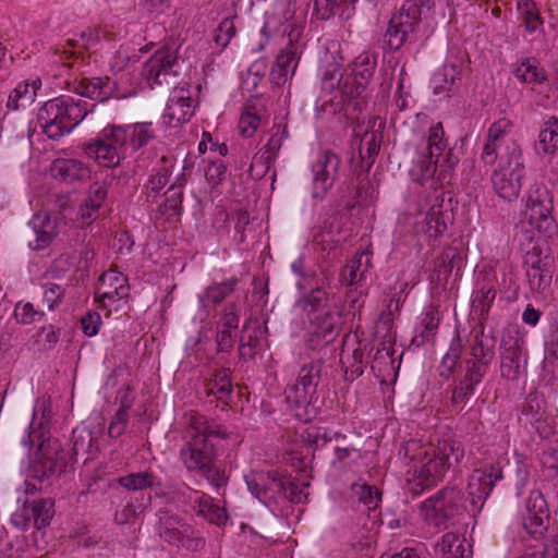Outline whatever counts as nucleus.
<instances>
[{"mask_svg":"<svg viewBox=\"0 0 558 558\" xmlns=\"http://www.w3.org/2000/svg\"><path fill=\"white\" fill-rule=\"evenodd\" d=\"M399 457L405 463L413 464L407 489L413 496H418L442 480L453 463L463 459L464 448L457 440L444 439L429 452L421 441L410 439L400 446Z\"/></svg>","mask_w":558,"mask_h":558,"instance_id":"1","label":"nucleus"},{"mask_svg":"<svg viewBox=\"0 0 558 558\" xmlns=\"http://www.w3.org/2000/svg\"><path fill=\"white\" fill-rule=\"evenodd\" d=\"M98 452V440L87 427H77L72 432V448L66 450L57 438L44 439L29 466L31 475L40 483L59 477L72 470L80 458L84 462L94 459Z\"/></svg>","mask_w":558,"mask_h":558,"instance_id":"2","label":"nucleus"},{"mask_svg":"<svg viewBox=\"0 0 558 558\" xmlns=\"http://www.w3.org/2000/svg\"><path fill=\"white\" fill-rule=\"evenodd\" d=\"M156 136L151 122L107 125L99 134L83 144L84 154L101 167L116 168L133 156Z\"/></svg>","mask_w":558,"mask_h":558,"instance_id":"3","label":"nucleus"},{"mask_svg":"<svg viewBox=\"0 0 558 558\" xmlns=\"http://www.w3.org/2000/svg\"><path fill=\"white\" fill-rule=\"evenodd\" d=\"M459 159L451 149L447 148L445 131L440 122L430 126L427 143L416 163L411 170L415 181L423 184L436 175L437 182L446 183L450 178V171Z\"/></svg>","mask_w":558,"mask_h":558,"instance_id":"4","label":"nucleus"},{"mask_svg":"<svg viewBox=\"0 0 558 558\" xmlns=\"http://www.w3.org/2000/svg\"><path fill=\"white\" fill-rule=\"evenodd\" d=\"M496 338L485 333L484 326L474 336L470 350L471 359L465 360V374L452 390L451 402L456 405L465 403L481 384L495 357Z\"/></svg>","mask_w":558,"mask_h":558,"instance_id":"5","label":"nucleus"},{"mask_svg":"<svg viewBox=\"0 0 558 558\" xmlns=\"http://www.w3.org/2000/svg\"><path fill=\"white\" fill-rule=\"evenodd\" d=\"M90 110L81 98L60 96L45 102L38 111L37 120L49 138L59 140L83 121Z\"/></svg>","mask_w":558,"mask_h":558,"instance_id":"6","label":"nucleus"},{"mask_svg":"<svg viewBox=\"0 0 558 558\" xmlns=\"http://www.w3.org/2000/svg\"><path fill=\"white\" fill-rule=\"evenodd\" d=\"M311 437V434H307V437H305L303 432L300 438L294 440L286 450L282 459L294 470L302 471L307 468L308 456L313 453V445H315V449L325 447L327 450H332L338 461H342L350 456L351 448L347 444V437L340 433L316 435L313 441Z\"/></svg>","mask_w":558,"mask_h":558,"instance_id":"7","label":"nucleus"},{"mask_svg":"<svg viewBox=\"0 0 558 558\" xmlns=\"http://www.w3.org/2000/svg\"><path fill=\"white\" fill-rule=\"evenodd\" d=\"M524 177V162L522 151L514 142L506 147V153L500 156L498 169L492 175L494 190L500 198L512 202L520 194Z\"/></svg>","mask_w":558,"mask_h":558,"instance_id":"8","label":"nucleus"},{"mask_svg":"<svg viewBox=\"0 0 558 558\" xmlns=\"http://www.w3.org/2000/svg\"><path fill=\"white\" fill-rule=\"evenodd\" d=\"M462 500L463 494L461 489L448 486L423 501L421 510L429 524L447 529L463 513L464 506Z\"/></svg>","mask_w":558,"mask_h":558,"instance_id":"9","label":"nucleus"},{"mask_svg":"<svg viewBox=\"0 0 558 558\" xmlns=\"http://www.w3.org/2000/svg\"><path fill=\"white\" fill-rule=\"evenodd\" d=\"M320 371L322 363L319 361H313L302 366L296 383L288 386L284 391L287 408L290 410L292 417L300 422L310 420L307 414L308 397L316 390Z\"/></svg>","mask_w":558,"mask_h":558,"instance_id":"10","label":"nucleus"},{"mask_svg":"<svg viewBox=\"0 0 558 558\" xmlns=\"http://www.w3.org/2000/svg\"><path fill=\"white\" fill-rule=\"evenodd\" d=\"M179 46L174 41L158 49L143 65L142 76L150 87L173 85L180 74Z\"/></svg>","mask_w":558,"mask_h":558,"instance_id":"11","label":"nucleus"},{"mask_svg":"<svg viewBox=\"0 0 558 558\" xmlns=\"http://www.w3.org/2000/svg\"><path fill=\"white\" fill-rule=\"evenodd\" d=\"M341 159L329 150H320L312 165L313 197L323 199L340 174Z\"/></svg>","mask_w":558,"mask_h":558,"instance_id":"12","label":"nucleus"},{"mask_svg":"<svg viewBox=\"0 0 558 558\" xmlns=\"http://www.w3.org/2000/svg\"><path fill=\"white\" fill-rule=\"evenodd\" d=\"M502 478V470L499 463H492L483 469H476L469 476L468 496L473 514L480 512L489 496L495 483Z\"/></svg>","mask_w":558,"mask_h":558,"instance_id":"13","label":"nucleus"},{"mask_svg":"<svg viewBox=\"0 0 558 558\" xmlns=\"http://www.w3.org/2000/svg\"><path fill=\"white\" fill-rule=\"evenodd\" d=\"M553 201L545 186L536 185L529 193L526 201V214L530 225L539 232L548 233L554 230L551 217Z\"/></svg>","mask_w":558,"mask_h":558,"instance_id":"14","label":"nucleus"},{"mask_svg":"<svg viewBox=\"0 0 558 558\" xmlns=\"http://www.w3.org/2000/svg\"><path fill=\"white\" fill-rule=\"evenodd\" d=\"M527 356L523 342L508 336L500 343V374L508 380H517L526 372Z\"/></svg>","mask_w":558,"mask_h":558,"instance_id":"15","label":"nucleus"},{"mask_svg":"<svg viewBox=\"0 0 558 558\" xmlns=\"http://www.w3.org/2000/svg\"><path fill=\"white\" fill-rule=\"evenodd\" d=\"M522 524L533 537L544 534L549 524V510L547 502L539 490H532L525 504V512L522 514Z\"/></svg>","mask_w":558,"mask_h":558,"instance_id":"16","label":"nucleus"},{"mask_svg":"<svg viewBox=\"0 0 558 558\" xmlns=\"http://www.w3.org/2000/svg\"><path fill=\"white\" fill-rule=\"evenodd\" d=\"M126 277L116 270L105 271L95 289V299L102 307H109L112 303L129 296Z\"/></svg>","mask_w":558,"mask_h":558,"instance_id":"17","label":"nucleus"},{"mask_svg":"<svg viewBox=\"0 0 558 558\" xmlns=\"http://www.w3.org/2000/svg\"><path fill=\"white\" fill-rule=\"evenodd\" d=\"M180 459L189 471H199L216 459V449L211 441L202 435H191V439L181 448Z\"/></svg>","mask_w":558,"mask_h":558,"instance_id":"18","label":"nucleus"},{"mask_svg":"<svg viewBox=\"0 0 558 558\" xmlns=\"http://www.w3.org/2000/svg\"><path fill=\"white\" fill-rule=\"evenodd\" d=\"M193 113L194 106L190 89L184 86L174 87L162 114L163 122L170 128H175L187 122Z\"/></svg>","mask_w":558,"mask_h":558,"instance_id":"19","label":"nucleus"},{"mask_svg":"<svg viewBox=\"0 0 558 558\" xmlns=\"http://www.w3.org/2000/svg\"><path fill=\"white\" fill-rule=\"evenodd\" d=\"M278 474L277 470H272L267 473L259 472L252 476H246V484L251 493L270 508L271 511H275L278 506Z\"/></svg>","mask_w":558,"mask_h":558,"instance_id":"20","label":"nucleus"},{"mask_svg":"<svg viewBox=\"0 0 558 558\" xmlns=\"http://www.w3.org/2000/svg\"><path fill=\"white\" fill-rule=\"evenodd\" d=\"M436 550L442 558H471L470 545L465 538H461L454 533L445 534L436 545ZM390 558H421L412 548H404Z\"/></svg>","mask_w":558,"mask_h":558,"instance_id":"21","label":"nucleus"},{"mask_svg":"<svg viewBox=\"0 0 558 558\" xmlns=\"http://www.w3.org/2000/svg\"><path fill=\"white\" fill-rule=\"evenodd\" d=\"M28 227V246L34 251L47 247L57 235L56 221L48 215H35Z\"/></svg>","mask_w":558,"mask_h":558,"instance_id":"22","label":"nucleus"},{"mask_svg":"<svg viewBox=\"0 0 558 558\" xmlns=\"http://www.w3.org/2000/svg\"><path fill=\"white\" fill-rule=\"evenodd\" d=\"M413 29L414 25L411 24V21L395 14L383 34L380 40L381 48L386 51L399 50L404 45L409 33Z\"/></svg>","mask_w":558,"mask_h":558,"instance_id":"23","label":"nucleus"},{"mask_svg":"<svg viewBox=\"0 0 558 558\" xmlns=\"http://www.w3.org/2000/svg\"><path fill=\"white\" fill-rule=\"evenodd\" d=\"M116 83L109 77L84 78L76 86L75 92L81 97L96 101H106L113 97Z\"/></svg>","mask_w":558,"mask_h":558,"instance_id":"24","label":"nucleus"},{"mask_svg":"<svg viewBox=\"0 0 558 558\" xmlns=\"http://www.w3.org/2000/svg\"><path fill=\"white\" fill-rule=\"evenodd\" d=\"M51 172L56 179L69 183L83 181L90 174L89 168L76 159H57L52 163Z\"/></svg>","mask_w":558,"mask_h":558,"instance_id":"25","label":"nucleus"},{"mask_svg":"<svg viewBox=\"0 0 558 558\" xmlns=\"http://www.w3.org/2000/svg\"><path fill=\"white\" fill-rule=\"evenodd\" d=\"M384 128V123L380 122L378 130H366L359 142V156L361 159V167L368 171L378 155L380 149L381 133L380 129Z\"/></svg>","mask_w":558,"mask_h":558,"instance_id":"26","label":"nucleus"},{"mask_svg":"<svg viewBox=\"0 0 558 558\" xmlns=\"http://www.w3.org/2000/svg\"><path fill=\"white\" fill-rule=\"evenodd\" d=\"M448 206L445 208L444 199L440 203L433 204L429 208L425 221V232L429 238H438L447 230L448 225L452 221V215Z\"/></svg>","mask_w":558,"mask_h":558,"instance_id":"27","label":"nucleus"},{"mask_svg":"<svg viewBox=\"0 0 558 558\" xmlns=\"http://www.w3.org/2000/svg\"><path fill=\"white\" fill-rule=\"evenodd\" d=\"M265 331H267V326L263 330L257 323L244 325L239 344V355L241 359L250 360L255 356L264 339Z\"/></svg>","mask_w":558,"mask_h":558,"instance_id":"28","label":"nucleus"},{"mask_svg":"<svg viewBox=\"0 0 558 558\" xmlns=\"http://www.w3.org/2000/svg\"><path fill=\"white\" fill-rule=\"evenodd\" d=\"M194 511L198 517L204 518L209 523L221 526L228 521V514L225 507L214 502V498L203 494L194 499Z\"/></svg>","mask_w":558,"mask_h":558,"instance_id":"29","label":"nucleus"},{"mask_svg":"<svg viewBox=\"0 0 558 558\" xmlns=\"http://www.w3.org/2000/svg\"><path fill=\"white\" fill-rule=\"evenodd\" d=\"M174 161L172 158L162 156L150 170L145 189L157 195L169 182L172 174Z\"/></svg>","mask_w":558,"mask_h":558,"instance_id":"30","label":"nucleus"},{"mask_svg":"<svg viewBox=\"0 0 558 558\" xmlns=\"http://www.w3.org/2000/svg\"><path fill=\"white\" fill-rule=\"evenodd\" d=\"M238 284L236 278H230L220 283H214L205 289V291L198 295L199 306L203 310H207L209 305H217L229 296Z\"/></svg>","mask_w":558,"mask_h":558,"instance_id":"31","label":"nucleus"},{"mask_svg":"<svg viewBox=\"0 0 558 558\" xmlns=\"http://www.w3.org/2000/svg\"><path fill=\"white\" fill-rule=\"evenodd\" d=\"M463 253L460 248L448 246L442 250L440 255L435 259V272L438 280L447 279L453 269L459 270L463 264Z\"/></svg>","mask_w":558,"mask_h":558,"instance_id":"32","label":"nucleus"},{"mask_svg":"<svg viewBox=\"0 0 558 558\" xmlns=\"http://www.w3.org/2000/svg\"><path fill=\"white\" fill-rule=\"evenodd\" d=\"M40 81L35 80L32 83H20L9 95L7 106L10 109L17 110L34 102L37 89L40 87Z\"/></svg>","mask_w":558,"mask_h":558,"instance_id":"33","label":"nucleus"},{"mask_svg":"<svg viewBox=\"0 0 558 558\" xmlns=\"http://www.w3.org/2000/svg\"><path fill=\"white\" fill-rule=\"evenodd\" d=\"M301 36V28L300 27H291L288 38H289V46L286 48L284 51H281V77L287 76L289 69L291 68V76L294 74L296 68H298V61H299V46H298V39Z\"/></svg>","mask_w":558,"mask_h":558,"instance_id":"34","label":"nucleus"},{"mask_svg":"<svg viewBox=\"0 0 558 558\" xmlns=\"http://www.w3.org/2000/svg\"><path fill=\"white\" fill-rule=\"evenodd\" d=\"M120 486L129 492H142L155 485H159L157 476L153 472L142 471L130 473L118 478Z\"/></svg>","mask_w":558,"mask_h":558,"instance_id":"35","label":"nucleus"},{"mask_svg":"<svg viewBox=\"0 0 558 558\" xmlns=\"http://www.w3.org/2000/svg\"><path fill=\"white\" fill-rule=\"evenodd\" d=\"M523 418L532 424L536 425V429H539V423L542 422L545 414V399L537 392H531L527 395L521 410Z\"/></svg>","mask_w":558,"mask_h":558,"instance_id":"36","label":"nucleus"},{"mask_svg":"<svg viewBox=\"0 0 558 558\" xmlns=\"http://www.w3.org/2000/svg\"><path fill=\"white\" fill-rule=\"evenodd\" d=\"M371 369L380 383H386L393 374L395 360L392 359V353L388 348L383 347L377 349L371 364Z\"/></svg>","mask_w":558,"mask_h":558,"instance_id":"37","label":"nucleus"},{"mask_svg":"<svg viewBox=\"0 0 558 558\" xmlns=\"http://www.w3.org/2000/svg\"><path fill=\"white\" fill-rule=\"evenodd\" d=\"M184 179L177 178V180L170 184L166 194L165 202L160 205V211L162 215L177 216L180 215L183 201L182 186Z\"/></svg>","mask_w":558,"mask_h":558,"instance_id":"38","label":"nucleus"},{"mask_svg":"<svg viewBox=\"0 0 558 558\" xmlns=\"http://www.w3.org/2000/svg\"><path fill=\"white\" fill-rule=\"evenodd\" d=\"M290 262L291 270L299 277L296 286L299 289L312 288V283L316 281V271L306 265L304 253H300L298 256H287Z\"/></svg>","mask_w":558,"mask_h":558,"instance_id":"39","label":"nucleus"},{"mask_svg":"<svg viewBox=\"0 0 558 558\" xmlns=\"http://www.w3.org/2000/svg\"><path fill=\"white\" fill-rule=\"evenodd\" d=\"M434 5V0H405L398 15L411 21V24L415 26L422 16L429 14Z\"/></svg>","mask_w":558,"mask_h":558,"instance_id":"40","label":"nucleus"},{"mask_svg":"<svg viewBox=\"0 0 558 558\" xmlns=\"http://www.w3.org/2000/svg\"><path fill=\"white\" fill-rule=\"evenodd\" d=\"M538 153L554 154L558 148V120L551 118L541 130L538 143L536 145Z\"/></svg>","mask_w":558,"mask_h":558,"instance_id":"41","label":"nucleus"},{"mask_svg":"<svg viewBox=\"0 0 558 558\" xmlns=\"http://www.w3.org/2000/svg\"><path fill=\"white\" fill-rule=\"evenodd\" d=\"M462 350L463 345L461 342V338L459 335H457L451 340L450 348L441 360L439 366V375L441 377L449 378L453 374L456 366L461 357Z\"/></svg>","mask_w":558,"mask_h":558,"instance_id":"42","label":"nucleus"},{"mask_svg":"<svg viewBox=\"0 0 558 558\" xmlns=\"http://www.w3.org/2000/svg\"><path fill=\"white\" fill-rule=\"evenodd\" d=\"M351 490L359 501L365 506L367 511L375 510L381 500L380 492L375 486L365 483L352 484Z\"/></svg>","mask_w":558,"mask_h":558,"instance_id":"43","label":"nucleus"},{"mask_svg":"<svg viewBox=\"0 0 558 558\" xmlns=\"http://www.w3.org/2000/svg\"><path fill=\"white\" fill-rule=\"evenodd\" d=\"M34 508L35 529L40 530L50 524L54 515V502L50 498L35 499L31 501Z\"/></svg>","mask_w":558,"mask_h":558,"instance_id":"44","label":"nucleus"},{"mask_svg":"<svg viewBox=\"0 0 558 558\" xmlns=\"http://www.w3.org/2000/svg\"><path fill=\"white\" fill-rule=\"evenodd\" d=\"M305 290H307V288ZM308 290L310 293L300 300L304 311L313 313L323 310L326 306L328 299L326 291L319 287L318 278L312 283V288H308Z\"/></svg>","mask_w":558,"mask_h":558,"instance_id":"45","label":"nucleus"},{"mask_svg":"<svg viewBox=\"0 0 558 558\" xmlns=\"http://www.w3.org/2000/svg\"><path fill=\"white\" fill-rule=\"evenodd\" d=\"M232 391L230 369L222 368L216 372L214 379L207 389L208 395H214L217 399L225 401Z\"/></svg>","mask_w":558,"mask_h":558,"instance_id":"46","label":"nucleus"},{"mask_svg":"<svg viewBox=\"0 0 558 558\" xmlns=\"http://www.w3.org/2000/svg\"><path fill=\"white\" fill-rule=\"evenodd\" d=\"M363 257L366 258L365 264L368 265V263H369L368 257L365 254H361L359 257H355V258L351 259L342 268L341 280L345 284L353 286V284L357 283L360 280H362V278L364 276V272L366 270V266L364 267V269H362V266H363L362 259H363Z\"/></svg>","mask_w":558,"mask_h":558,"instance_id":"47","label":"nucleus"},{"mask_svg":"<svg viewBox=\"0 0 558 558\" xmlns=\"http://www.w3.org/2000/svg\"><path fill=\"white\" fill-rule=\"evenodd\" d=\"M515 77L523 83H541L545 80V72L538 70L535 60L526 59L513 71Z\"/></svg>","mask_w":558,"mask_h":558,"instance_id":"48","label":"nucleus"},{"mask_svg":"<svg viewBox=\"0 0 558 558\" xmlns=\"http://www.w3.org/2000/svg\"><path fill=\"white\" fill-rule=\"evenodd\" d=\"M496 298V290L493 286H483L477 292L475 298L472 301V310L473 312L484 317L488 314L490 310V305Z\"/></svg>","mask_w":558,"mask_h":558,"instance_id":"49","label":"nucleus"},{"mask_svg":"<svg viewBox=\"0 0 558 558\" xmlns=\"http://www.w3.org/2000/svg\"><path fill=\"white\" fill-rule=\"evenodd\" d=\"M193 434L204 436L208 441L211 437L225 438L227 430L219 425L207 422L203 416H193L191 421Z\"/></svg>","mask_w":558,"mask_h":558,"instance_id":"50","label":"nucleus"},{"mask_svg":"<svg viewBox=\"0 0 558 558\" xmlns=\"http://www.w3.org/2000/svg\"><path fill=\"white\" fill-rule=\"evenodd\" d=\"M526 277L531 290L543 291L550 284L553 277L551 265L541 268H527Z\"/></svg>","mask_w":558,"mask_h":558,"instance_id":"51","label":"nucleus"},{"mask_svg":"<svg viewBox=\"0 0 558 558\" xmlns=\"http://www.w3.org/2000/svg\"><path fill=\"white\" fill-rule=\"evenodd\" d=\"M43 302L47 305L49 311L58 307L64 298L66 286L57 282L47 281L43 286Z\"/></svg>","mask_w":558,"mask_h":558,"instance_id":"52","label":"nucleus"},{"mask_svg":"<svg viewBox=\"0 0 558 558\" xmlns=\"http://www.w3.org/2000/svg\"><path fill=\"white\" fill-rule=\"evenodd\" d=\"M11 523L23 531L29 529L32 525L35 527L34 508H32L31 501H25L23 506L11 515Z\"/></svg>","mask_w":558,"mask_h":558,"instance_id":"53","label":"nucleus"},{"mask_svg":"<svg viewBox=\"0 0 558 558\" xmlns=\"http://www.w3.org/2000/svg\"><path fill=\"white\" fill-rule=\"evenodd\" d=\"M232 220L234 221L233 241L241 244L245 241L247 232L252 231L250 214L246 210L240 209L233 214Z\"/></svg>","mask_w":558,"mask_h":558,"instance_id":"54","label":"nucleus"},{"mask_svg":"<svg viewBox=\"0 0 558 558\" xmlns=\"http://www.w3.org/2000/svg\"><path fill=\"white\" fill-rule=\"evenodd\" d=\"M438 325V312L435 307L430 306L424 312L421 319L422 330L420 331V336L422 337L423 341L428 340L436 333Z\"/></svg>","mask_w":558,"mask_h":558,"instance_id":"55","label":"nucleus"},{"mask_svg":"<svg viewBox=\"0 0 558 558\" xmlns=\"http://www.w3.org/2000/svg\"><path fill=\"white\" fill-rule=\"evenodd\" d=\"M356 0H315V11L320 20H328L336 14L344 3H354Z\"/></svg>","mask_w":558,"mask_h":558,"instance_id":"56","label":"nucleus"},{"mask_svg":"<svg viewBox=\"0 0 558 558\" xmlns=\"http://www.w3.org/2000/svg\"><path fill=\"white\" fill-rule=\"evenodd\" d=\"M234 34V23L231 19L227 17L223 19L221 23L218 25L214 36V40L219 47L226 48Z\"/></svg>","mask_w":558,"mask_h":558,"instance_id":"57","label":"nucleus"},{"mask_svg":"<svg viewBox=\"0 0 558 558\" xmlns=\"http://www.w3.org/2000/svg\"><path fill=\"white\" fill-rule=\"evenodd\" d=\"M198 472L215 487L219 488L226 484L227 478L225 472L217 465L215 459H210L209 463Z\"/></svg>","mask_w":558,"mask_h":558,"instance_id":"58","label":"nucleus"},{"mask_svg":"<svg viewBox=\"0 0 558 558\" xmlns=\"http://www.w3.org/2000/svg\"><path fill=\"white\" fill-rule=\"evenodd\" d=\"M108 191L102 183L95 182L89 186L88 196L85 199L87 206L92 208V210H98L106 199Z\"/></svg>","mask_w":558,"mask_h":558,"instance_id":"59","label":"nucleus"},{"mask_svg":"<svg viewBox=\"0 0 558 558\" xmlns=\"http://www.w3.org/2000/svg\"><path fill=\"white\" fill-rule=\"evenodd\" d=\"M14 315L22 324H32L39 320L44 316V312L35 310L32 303H19L15 306Z\"/></svg>","mask_w":558,"mask_h":558,"instance_id":"60","label":"nucleus"},{"mask_svg":"<svg viewBox=\"0 0 558 558\" xmlns=\"http://www.w3.org/2000/svg\"><path fill=\"white\" fill-rule=\"evenodd\" d=\"M129 417L128 411L118 409L109 424V436L113 438L121 436L128 426Z\"/></svg>","mask_w":558,"mask_h":558,"instance_id":"61","label":"nucleus"},{"mask_svg":"<svg viewBox=\"0 0 558 558\" xmlns=\"http://www.w3.org/2000/svg\"><path fill=\"white\" fill-rule=\"evenodd\" d=\"M366 87L367 85L365 83L352 76H348L341 87V94L349 99H354L360 97Z\"/></svg>","mask_w":558,"mask_h":558,"instance_id":"62","label":"nucleus"},{"mask_svg":"<svg viewBox=\"0 0 558 558\" xmlns=\"http://www.w3.org/2000/svg\"><path fill=\"white\" fill-rule=\"evenodd\" d=\"M545 345L547 354L558 359V313L553 317Z\"/></svg>","mask_w":558,"mask_h":558,"instance_id":"63","label":"nucleus"},{"mask_svg":"<svg viewBox=\"0 0 558 558\" xmlns=\"http://www.w3.org/2000/svg\"><path fill=\"white\" fill-rule=\"evenodd\" d=\"M542 464L546 476L555 478L558 476V451L550 448L543 453Z\"/></svg>","mask_w":558,"mask_h":558,"instance_id":"64","label":"nucleus"}]
</instances>
